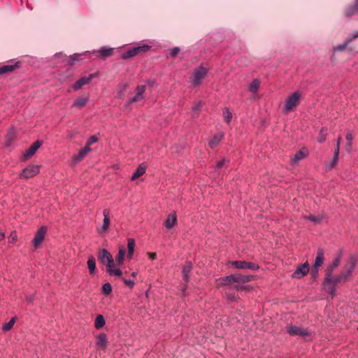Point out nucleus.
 <instances>
[{"mask_svg": "<svg viewBox=\"0 0 358 358\" xmlns=\"http://www.w3.org/2000/svg\"><path fill=\"white\" fill-rule=\"evenodd\" d=\"M97 258L101 263L106 265V271L109 275L122 276V270L115 266L112 255L106 249L100 250L98 252Z\"/></svg>", "mask_w": 358, "mask_h": 358, "instance_id": "f257e3e1", "label": "nucleus"}, {"mask_svg": "<svg viewBox=\"0 0 358 358\" xmlns=\"http://www.w3.org/2000/svg\"><path fill=\"white\" fill-rule=\"evenodd\" d=\"M344 278H341V273L336 276L333 277L332 273L327 272L324 281V286L326 290L334 296L336 294V286L340 282H345Z\"/></svg>", "mask_w": 358, "mask_h": 358, "instance_id": "f03ea898", "label": "nucleus"}, {"mask_svg": "<svg viewBox=\"0 0 358 358\" xmlns=\"http://www.w3.org/2000/svg\"><path fill=\"white\" fill-rule=\"evenodd\" d=\"M208 71V69L203 66L196 68L189 76V81L192 85L194 87L199 86L206 76Z\"/></svg>", "mask_w": 358, "mask_h": 358, "instance_id": "7ed1b4c3", "label": "nucleus"}, {"mask_svg": "<svg viewBox=\"0 0 358 358\" xmlns=\"http://www.w3.org/2000/svg\"><path fill=\"white\" fill-rule=\"evenodd\" d=\"M301 96L302 93L299 90H296L288 96L285 101L283 112L287 113L290 112L294 108L296 107L299 103Z\"/></svg>", "mask_w": 358, "mask_h": 358, "instance_id": "20e7f679", "label": "nucleus"}, {"mask_svg": "<svg viewBox=\"0 0 358 358\" xmlns=\"http://www.w3.org/2000/svg\"><path fill=\"white\" fill-rule=\"evenodd\" d=\"M357 262V257L356 256H350L341 272V278H344L346 282L350 279L352 273L356 266Z\"/></svg>", "mask_w": 358, "mask_h": 358, "instance_id": "39448f33", "label": "nucleus"}, {"mask_svg": "<svg viewBox=\"0 0 358 358\" xmlns=\"http://www.w3.org/2000/svg\"><path fill=\"white\" fill-rule=\"evenodd\" d=\"M286 329L288 334L292 336H301L306 338L310 335V331L306 328L301 326L288 325L286 327Z\"/></svg>", "mask_w": 358, "mask_h": 358, "instance_id": "423d86ee", "label": "nucleus"}, {"mask_svg": "<svg viewBox=\"0 0 358 358\" xmlns=\"http://www.w3.org/2000/svg\"><path fill=\"white\" fill-rule=\"evenodd\" d=\"M151 48L148 45H143L138 47L133 48L122 55V59H127L136 55H138L141 52H145L148 51Z\"/></svg>", "mask_w": 358, "mask_h": 358, "instance_id": "0eeeda50", "label": "nucleus"}, {"mask_svg": "<svg viewBox=\"0 0 358 358\" xmlns=\"http://www.w3.org/2000/svg\"><path fill=\"white\" fill-rule=\"evenodd\" d=\"M39 169L40 166L38 165L30 164L22 170L19 177L24 179L34 177L39 173Z\"/></svg>", "mask_w": 358, "mask_h": 358, "instance_id": "6e6552de", "label": "nucleus"}, {"mask_svg": "<svg viewBox=\"0 0 358 358\" xmlns=\"http://www.w3.org/2000/svg\"><path fill=\"white\" fill-rule=\"evenodd\" d=\"M310 270V266L306 262L302 264L299 265L294 272L292 274V278L295 279H300L307 275Z\"/></svg>", "mask_w": 358, "mask_h": 358, "instance_id": "1a4fd4ad", "label": "nucleus"}, {"mask_svg": "<svg viewBox=\"0 0 358 358\" xmlns=\"http://www.w3.org/2000/svg\"><path fill=\"white\" fill-rule=\"evenodd\" d=\"M231 265L238 269H250L257 271L259 268L257 264L248 262L245 261H234L231 262Z\"/></svg>", "mask_w": 358, "mask_h": 358, "instance_id": "9d476101", "label": "nucleus"}, {"mask_svg": "<svg viewBox=\"0 0 358 358\" xmlns=\"http://www.w3.org/2000/svg\"><path fill=\"white\" fill-rule=\"evenodd\" d=\"M357 38H358V31L353 33L351 36L348 37L342 44L334 46L333 51L336 52L345 50L348 45Z\"/></svg>", "mask_w": 358, "mask_h": 358, "instance_id": "9b49d317", "label": "nucleus"}, {"mask_svg": "<svg viewBox=\"0 0 358 358\" xmlns=\"http://www.w3.org/2000/svg\"><path fill=\"white\" fill-rule=\"evenodd\" d=\"M42 142L40 141H35L27 150L23 153L22 160L25 161L31 158L41 146Z\"/></svg>", "mask_w": 358, "mask_h": 358, "instance_id": "f8f14e48", "label": "nucleus"}, {"mask_svg": "<svg viewBox=\"0 0 358 358\" xmlns=\"http://www.w3.org/2000/svg\"><path fill=\"white\" fill-rule=\"evenodd\" d=\"M47 228L45 227H41L36 232L34 238L32 241V243L36 248H37L44 240Z\"/></svg>", "mask_w": 358, "mask_h": 358, "instance_id": "ddd939ff", "label": "nucleus"}, {"mask_svg": "<svg viewBox=\"0 0 358 358\" xmlns=\"http://www.w3.org/2000/svg\"><path fill=\"white\" fill-rule=\"evenodd\" d=\"M90 150L91 149L88 148V147H84L81 148L77 154L73 155L71 159V164L76 165L81 162L86 156V155L90 152Z\"/></svg>", "mask_w": 358, "mask_h": 358, "instance_id": "4468645a", "label": "nucleus"}, {"mask_svg": "<svg viewBox=\"0 0 358 358\" xmlns=\"http://www.w3.org/2000/svg\"><path fill=\"white\" fill-rule=\"evenodd\" d=\"M103 224L101 228L97 229V232L99 234L103 233L106 231L110 226V210L109 209H104L103 210Z\"/></svg>", "mask_w": 358, "mask_h": 358, "instance_id": "2eb2a0df", "label": "nucleus"}, {"mask_svg": "<svg viewBox=\"0 0 358 358\" xmlns=\"http://www.w3.org/2000/svg\"><path fill=\"white\" fill-rule=\"evenodd\" d=\"M96 76V74H90L87 77H83L78 80L73 85L74 90H78L85 85L89 84L90 81Z\"/></svg>", "mask_w": 358, "mask_h": 358, "instance_id": "dca6fc26", "label": "nucleus"}, {"mask_svg": "<svg viewBox=\"0 0 358 358\" xmlns=\"http://www.w3.org/2000/svg\"><path fill=\"white\" fill-rule=\"evenodd\" d=\"M96 347L97 349H101L105 350L108 345V338L107 335L105 333H101L98 334L96 337Z\"/></svg>", "mask_w": 358, "mask_h": 358, "instance_id": "f3484780", "label": "nucleus"}, {"mask_svg": "<svg viewBox=\"0 0 358 358\" xmlns=\"http://www.w3.org/2000/svg\"><path fill=\"white\" fill-rule=\"evenodd\" d=\"M146 90L145 85H138L135 89L136 95L129 99V103L139 101L143 99V94Z\"/></svg>", "mask_w": 358, "mask_h": 358, "instance_id": "a211bd4d", "label": "nucleus"}, {"mask_svg": "<svg viewBox=\"0 0 358 358\" xmlns=\"http://www.w3.org/2000/svg\"><path fill=\"white\" fill-rule=\"evenodd\" d=\"M234 275L235 282L238 283H246L254 280V276L251 275H242L239 273H235Z\"/></svg>", "mask_w": 358, "mask_h": 358, "instance_id": "6ab92c4d", "label": "nucleus"}, {"mask_svg": "<svg viewBox=\"0 0 358 358\" xmlns=\"http://www.w3.org/2000/svg\"><path fill=\"white\" fill-rule=\"evenodd\" d=\"M216 282L219 286L230 285L235 282L234 275L232 274L223 278H220L217 279Z\"/></svg>", "mask_w": 358, "mask_h": 358, "instance_id": "aec40b11", "label": "nucleus"}, {"mask_svg": "<svg viewBox=\"0 0 358 358\" xmlns=\"http://www.w3.org/2000/svg\"><path fill=\"white\" fill-rule=\"evenodd\" d=\"M177 223V216L176 213L175 212L170 213L165 222L164 226L167 229H171L173 228Z\"/></svg>", "mask_w": 358, "mask_h": 358, "instance_id": "412c9836", "label": "nucleus"}, {"mask_svg": "<svg viewBox=\"0 0 358 358\" xmlns=\"http://www.w3.org/2000/svg\"><path fill=\"white\" fill-rule=\"evenodd\" d=\"M16 138V131L13 127H10L6 136H5V145L6 146H10L13 141Z\"/></svg>", "mask_w": 358, "mask_h": 358, "instance_id": "4be33fe9", "label": "nucleus"}, {"mask_svg": "<svg viewBox=\"0 0 358 358\" xmlns=\"http://www.w3.org/2000/svg\"><path fill=\"white\" fill-rule=\"evenodd\" d=\"M224 137V133L223 132H219L213 136V137L209 141L208 145L210 148L213 149L216 146L218 145V144L221 142V141L223 139Z\"/></svg>", "mask_w": 358, "mask_h": 358, "instance_id": "5701e85b", "label": "nucleus"}, {"mask_svg": "<svg viewBox=\"0 0 358 358\" xmlns=\"http://www.w3.org/2000/svg\"><path fill=\"white\" fill-rule=\"evenodd\" d=\"M308 156V152L306 149H303L297 152L291 159L292 164H296L301 159L306 158Z\"/></svg>", "mask_w": 358, "mask_h": 358, "instance_id": "b1692460", "label": "nucleus"}, {"mask_svg": "<svg viewBox=\"0 0 358 358\" xmlns=\"http://www.w3.org/2000/svg\"><path fill=\"white\" fill-rule=\"evenodd\" d=\"M147 167L148 165L145 163L141 164L131 176V180H135L140 176H143L145 173Z\"/></svg>", "mask_w": 358, "mask_h": 358, "instance_id": "393cba45", "label": "nucleus"}, {"mask_svg": "<svg viewBox=\"0 0 358 358\" xmlns=\"http://www.w3.org/2000/svg\"><path fill=\"white\" fill-rule=\"evenodd\" d=\"M126 255V250L123 245L119 247L118 253L115 257L117 265L121 266L123 264Z\"/></svg>", "mask_w": 358, "mask_h": 358, "instance_id": "a878e982", "label": "nucleus"}, {"mask_svg": "<svg viewBox=\"0 0 358 358\" xmlns=\"http://www.w3.org/2000/svg\"><path fill=\"white\" fill-rule=\"evenodd\" d=\"M324 259V252L322 249H319L317 250V256L314 263V268L316 270V271H317V268L322 265Z\"/></svg>", "mask_w": 358, "mask_h": 358, "instance_id": "bb28decb", "label": "nucleus"}, {"mask_svg": "<svg viewBox=\"0 0 358 358\" xmlns=\"http://www.w3.org/2000/svg\"><path fill=\"white\" fill-rule=\"evenodd\" d=\"M192 269V265L191 262H188L185 264L182 268L183 278L186 283L189 282V274Z\"/></svg>", "mask_w": 358, "mask_h": 358, "instance_id": "cd10ccee", "label": "nucleus"}, {"mask_svg": "<svg viewBox=\"0 0 358 358\" xmlns=\"http://www.w3.org/2000/svg\"><path fill=\"white\" fill-rule=\"evenodd\" d=\"M136 245V242L134 238H129L128 239V243H127V248H128V252L127 255V258L128 259H131L134 253V248Z\"/></svg>", "mask_w": 358, "mask_h": 358, "instance_id": "c85d7f7f", "label": "nucleus"}, {"mask_svg": "<svg viewBox=\"0 0 358 358\" xmlns=\"http://www.w3.org/2000/svg\"><path fill=\"white\" fill-rule=\"evenodd\" d=\"M88 99H89V97L87 96L78 97V99H76L75 100L72 106L80 109V108H83L87 104Z\"/></svg>", "mask_w": 358, "mask_h": 358, "instance_id": "c756f323", "label": "nucleus"}, {"mask_svg": "<svg viewBox=\"0 0 358 358\" xmlns=\"http://www.w3.org/2000/svg\"><path fill=\"white\" fill-rule=\"evenodd\" d=\"M18 66H19L18 62H16L14 64L3 65L0 67V75L12 72Z\"/></svg>", "mask_w": 358, "mask_h": 358, "instance_id": "7c9ffc66", "label": "nucleus"}, {"mask_svg": "<svg viewBox=\"0 0 358 358\" xmlns=\"http://www.w3.org/2000/svg\"><path fill=\"white\" fill-rule=\"evenodd\" d=\"M358 13V0H355L354 5L348 8L345 12V15L350 17Z\"/></svg>", "mask_w": 358, "mask_h": 358, "instance_id": "2f4dec72", "label": "nucleus"}, {"mask_svg": "<svg viewBox=\"0 0 358 358\" xmlns=\"http://www.w3.org/2000/svg\"><path fill=\"white\" fill-rule=\"evenodd\" d=\"M341 261V254H339L333 261L331 265L328 267L327 272L333 273L334 269L338 267Z\"/></svg>", "mask_w": 358, "mask_h": 358, "instance_id": "473e14b6", "label": "nucleus"}, {"mask_svg": "<svg viewBox=\"0 0 358 358\" xmlns=\"http://www.w3.org/2000/svg\"><path fill=\"white\" fill-rule=\"evenodd\" d=\"M106 324L105 319L103 315H99L96 316L94 322V327L97 329H101Z\"/></svg>", "mask_w": 358, "mask_h": 358, "instance_id": "72a5a7b5", "label": "nucleus"}, {"mask_svg": "<svg viewBox=\"0 0 358 358\" xmlns=\"http://www.w3.org/2000/svg\"><path fill=\"white\" fill-rule=\"evenodd\" d=\"M260 86V82L258 79H254L249 86V90L252 93H257Z\"/></svg>", "mask_w": 358, "mask_h": 358, "instance_id": "f704fd0d", "label": "nucleus"}, {"mask_svg": "<svg viewBox=\"0 0 358 358\" xmlns=\"http://www.w3.org/2000/svg\"><path fill=\"white\" fill-rule=\"evenodd\" d=\"M338 157H339V153H337V152H334V157H333L331 162L330 163L327 164L326 166L327 169H331L334 168L337 165Z\"/></svg>", "mask_w": 358, "mask_h": 358, "instance_id": "c9c22d12", "label": "nucleus"}, {"mask_svg": "<svg viewBox=\"0 0 358 358\" xmlns=\"http://www.w3.org/2000/svg\"><path fill=\"white\" fill-rule=\"evenodd\" d=\"M15 321L16 317H12L8 322H6L3 324L2 330L5 332L10 331L13 328Z\"/></svg>", "mask_w": 358, "mask_h": 358, "instance_id": "e433bc0d", "label": "nucleus"}, {"mask_svg": "<svg viewBox=\"0 0 358 358\" xmlns=\"http://www.w3.org/2000/svg\"><path fill=\"white\" fill-rule=\"evenodd\" d=\"M87 266L91 274L94 273L96 269V262L94 257H91L87 260Z\"/></svg>", "mask_w": 358, "mask_h": 358, "instance_id": "4c0bfd02", "label": "nucleus"}, {"mask_svg": "<svg viewBox=\"0 0 358 358\" xmlns=\"http://www.w3.org/2000/svg\"><path fill=\"white\" fill-rule=\"evenodd\" d=\"M223 117L224 120L228 124L230 123V122L231 121L232 113H231L228 108H224L223 109Z\"/></svg>", "mask_w": 358, "mask_h": 358, "instance_id": "58836bf2", "label": "nucleus"}, {"mask_svg": "<svg viewBox=\"0 0 358 358\" xmlns=\"http://www.w3.org/2000/svg\"><path fill=\"white\" fill-rule=\"evenodd\" d=\"M327 135V129L325 127L322 128L320 131L317 141L319 143H322L325 141Z\"/></svg>", "mask_w": 358, "mask_h": 358, "instance_id": "ea45409f", "label": "nucleus"}, {"mask_svg": "<svg viewBox=\"0 0 358 358\" xmlns=\"http://www.w3.org/2000/svg\"><path fill=\"white\" fill-rule=\"evenodd\" d=\"M99 52L103 57H107L112 55L113 48H102Z\"/></svg>", "mask_w": 358, "mask_h": 358, "instance_id": "a19ab883", "label": "nucleus"}, {"mask_svg": "<svg viewBox=\"0 0 358 358\" xmlns=\"http://www.w3.org/2000/svg\"><path fill=\"white\" fill-rule=\"evenodd\" d=\"M203 107V102L201 101H199L196 102L193 106H192V110L194 114L196 115H199V112L201 111V108Z\"/></svg>", "mask_w": 358, "mask_h": 358, "instance_id": "79ce46f5", "label": "nucleus"}, {"mask_svg": "<svg viewBox=\"0 0 358 358\" xmlns=\"http://www.w3.org/2000/svg\"><path fill=\"white\" fill-rule=\"evenodd\" d=\"M102 292L104 294L108 295L112 292V286L109 282L103 285Z\"/></svg>", "mask_w": 358, "mask_h": 358, "instance_id": "37998d69", "label": "nucleus"}, {"mask_svg": "<svg viewBox=\"0 0 358 358\" xmlns=\"http://www.w3.org/2000/svg\"><path fill=\"white\" fill-rule=\"evenodd\" d=\"M345 138H346L347 141H348V146L349 147V148H351V147H352V141L354 138L353 132L352 131H348L347 132V134H346Z\"/></svg>", "mask_w": 358, "mask_h": 358, "instance_id": "c03bdc74", "label": "nucleus"}, {"mask_svg": "<svg viewBox=\"0 0 358 358\" xmlns=\"http://www.w3.org/2000/svg\"><path fill=\"white\" fill-rule=\"evenodd\" d=\"M8 242L11 243H14L17 240V235L16 231H12L10 234V236L8 238Z\"/></svg>", "mask_w": 358, "mask_h": 358, "instance_id": "a18cd8bd", "label": "nucleus"}, {"mask_svg": "<svg viewBox=\"0 0 358 358\" xmlns=\"http://www.w3.org/2000/svg\"><path fill=\"white\" fill-rule=\"evenodd\" d=\"M97 141L98 138L95 136H92L87 140L86 145L85 147H88V148H90V146L95 143Z\"/></svg>", "mask_w": 358, "mask_h": 358, "instance_id": "49530a36", "label": "nucleus"}, {"mask_svg": "<svg viewBox=\"0 0 358 358\" xmlns=\"http://www.w3.org/2000/svg\"><path fill=\"white\" fill-rule=\"evenodd\" d=\"M306 218L308 220L313 222L315 223H320L321 222V220H322V217L320 216H313V215H310V216L307 217Z\"/></svg>", "mask_w": 358, "mask_h": 358, "instance_id": "de8ad7c7", "label": "nucleus"}, {"mask_svg": "<svg viewBox=\"0 0 358 358\" xmlns=\"http://www.w3.org/2000/svg\"><path fill=\"white\" fill-rule=\"evenodd\" d=\"M122 281L124 282V283L127 286L129 287V288H133L134 285H135V282L134 280H127L125 278H122Z\"/></svg>", "mask_w": 358, "mask_h": 358, "instance_id": "09e8293b", "label": "nucleus"}, {"mask_svg": "<svg viewBox=\"0 0 358 358\" xmlns=\"http://www.w3.org/2000/svg\"><path fill=\"white\" fill-rule=\"evenodd\" d=\"M180 52V48H174L171 50L170 55L173 57H176Z\"/></svg>", "mask_w": 358, "mask_h": 358, "instance_id": "8fccbe9b", "label": "nucleus"}, {"mask_svg": "<svg viewBox=\"0 0 358 358\" xmlns=\"http://www.w3.org/2000/svg\"><path fill=\"white\" fill-rule=\"evenodd\" d=\"M234 288L237 291H242V290H249L250 287L249 286H243V285H235Z\"/></svg>", "mask_w": 358, "mask_h": 358, "instance_id": "3c124183", "label": "nucleus"}, {"mask_svg": "<svg viewBox=\"0 0 358 358\" xmlns=\"http://www.w3.org/2000/svg\"><path fill=\"white\" fill-rule=\"evenodd\" d=\"M341 140H342V138L341 136H339L338 138L337 139L336 147L334 150V152H337V153H340V145H341Z\"/></svg>", "mask_w": 358, "mask_h": 358, "instance_id": "603ef678", "label": "nucleus"}, {"mask_svg": "<svg viewBox=\"0 0 358 358\" xmlns=\"http://www.w3.org/2000/svg\"><path fill=\"white\" fill-rule=\"evenodd\" d=\"M228 161L226 159H223L218 162L217 164V169H221Z\"/></svg>", "mask_w": 358, "mask_h": 358, "instance_id": "864d4df0", "label": "nucleus"}, {"mask_svg": "<svg viewBox=\"0 0 358 358\" xmlns=\"http://www.w3.org/2000/svg\"><path fill=\"white\" fill-rule=\"evenodd\" d=\"M149 258L151 259H155L157 258V254L155 252H149L148 253Z\"/></svg>", "mask_w": 358, "mask_h": 358, "instance_id": "5fc2aeb1", "label": "nucleus"}, {"mask_svg": "<svg viewBox=\"0 0 358 358\" xmlns=\"http://www.w3.org/2000/svg\"><path fill=\"white\" fill-rule=\"evenodd\" d=\"M80 56V54H74L71 56V59L74 61L78 60L79 57Z\"/></svg>", "mask_w": 358, "mask_h": 358, "instance_id": "6e6d98bb", "label": "nucleus"}, {"mask_svg": "<svg viewBox=\"0 0 358 358\" xmlns=\"http://www.w3.org/2000/svg\"><path fill=\"white\" fill-rule=\"evenodd\" d=\"M5 237V235L3 232L0 231V241H1Z\"/></svg>", "mask_w": 358, "mask_h": 358, "instance_id": "4d7b16f0", "label": "nucleus"}, {"mask_svg": "<svg viewBox=\"0 0 358 358\" xmlns=\"http://www.w3.org/2000/svg\"><path fill=\"white\" fill-rule=\"evenodd\" d=\"M27 300L29 301V302H31L33 300H34V296H30L29 297H27Z\"/></svg>", "mask_w": 358, "mask_h": 358, "instance_id": "13d9d810", "label": "nucleus"}, {"mask_svg": "<svg viewBox=\"0 0 358 358\" xmlns=\"http://www.w3.org/2000/svg\"><path fill=\"white\" fill-rule=\"evenodd\" d=\"M131 277L133 278H136V275H137V272H133L131 274Z\"/></svg>", "mask_w": 358, "mask_h": 358, "instance_id": "bf43d9fd", "label": "nucleus"}, {"mask_svg": "<svg viewBox=\"0 0 358 358\" xmlns=\"http://www.w3.org/2000/svg\"><path fill=\"white\" fill-rule=\"evenodd\" d=\"M357 329H358V327H357Z\"/></svg>", "mask_w": 358, "mask_h": 358, "instance_id": "052dcab7", "label": "nucleus"}]
</instances>
